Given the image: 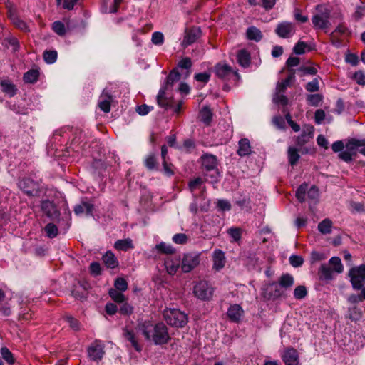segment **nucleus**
Instances as JSON below:
<instances>
[{
  "label": "nucleus",
  "instance_id": "09e8293b",
  "mask_svg": "<svg viewBox=\"0 0 365 365\" xmlns=\"http://www.w3.org/2000/svg\"><path fill=\"white\" fill-rule=\"evenodd\" d=\"M364 299H365V294L363 292V289H361V292L360 294H351L348 297L347 301L349 303L351 304H356L361 302Z\"/></svg>",
  "mask_w": 365,
  "mask_h": 365
},
{
  "label": "nucleus",
  "instance_id": "052dcab7",
  "mask_svg": "<svg viewBox=\"0 0 365 365\" xmlns=\"http://www.w3.org/2000/svg\"><path fill=\"white\" fill-rule=\"evenodd\" d=\"M217 207L220 211H228L231 209V204L227 200H218Z\"/></svg>",
  "mask_w": 365,
  "mask_h": 365
},
{
  "label": "nucleus",
  "instance_id": "f3484780",
  "mask_svg": "<svg viewBox=\"0 0 365 365\" xmlns=\"http://www.w3.org/2000/svg\"><path fill=\"white\" fill-rule=\"evenodd\" d=\"M314 128L312 125L304 126L302 134L297 138V144L299 146L308 143L314 137Z\"/></svg>",
  "mask_w": 365,
  "mask_h": 365
},
{
  "label": "nucleus",
  "instance_id": "864d4df0",
  "mask_svg": "<svg viewBox=\"0 0 365 365\" xmlns=\"http://www.w3.org/2000/svg\"><path fill=\"white\" fill-rule=\"evenodd\" d=\"M155 248L158 251L165 254H172L174 252V249L170 245L166 244L163 242L158 244L155 246Z\"/></svg>",
  "mask_w": 365,
  "mask_h": 365
},
{
  "label": "nucleus",
  "instance_id": "20e7f679",
  "mask_svg": "<svg viewBox=\"0 0 365 365\" xmlns=\"http://www.w3.org/2000/svg\"><path fill=\"white\" fill-rule=\"evenodd\" d=\"M316 14L312 16V21L314 29H324L329 26L331 10L325 4L315 6Z\"/></svg>",
  "mask_w": 365,
  "mask_h": 365
},
{
  "label": "nucleus",
  "instance_id": "8fccbe9b",
  "mask_svg": "<svg viewBox=\"0 0 365 365\" xmlns=\"http://www.w3.org/2000/svg\"><path fill=\"white\" fill-rule=\"evenodd\" d=\"M12 23L14 25H15L16 27H17L23 31L27 32L29 31L27 24L24 21L19 19V17L13 16Z\"/></svg>",
  "mask_w": 365,
  "mask_h": 365
},
{
  "label": "nucleus",
  "instance_id": "7c9ffc66",
  "mask_svg": "<svg viewBox=\"0 0 365 365\" xmlns=\"http://www.w3.org/2000/svg\"><path fill=\"white\" fill-rule=\"evenodd\" d=\"M334 271L328 264H322L319 270L320 278L324 280H331L333 279Z\"/></svg>",
  "mask_w": 365,
  "mask_h": 365
},
{
  "label": "nucleus",
  "instance_id": "13d9d810",
  "mask_svg": "<svg viewBox=\"0 0 365 365\" xmlns=\"http://www.w3.org/2000/svg\"><path fill=\"white\" fill-rule=\"evenodd\" d=\"M305 88L306 90L309 92H315L319 91V86L318 77L314 78L312 81L307 83Z\"/></svg>",
  "mask_w": 365,
  "mask_h": 365
},
{
  "label": "nucleus",
  "instance_id": "473e14b6",
  "mask_svg": "<svg viewBox=\"0 0 365 365\" xmlns=\"http://www.w3.org/2000/svg\"><path fill=\"white\" fill-rule=\"evenodd\" d=\"M312 50V47L311 45L304 42V41H298L293 48V52L297 55H302L305 53L307 51H309Z\"/></svg>",
  "mask_w": 365,
  "mask_h": 365
},
{
  "label": "nucleus",
  "instance_id": "a18cd8bd",
  "mask_svg": "<svg viewBox=\"0 0 365 365\" xmlns=\"http://www.w3.org/2000/svg\"><path fill=\"white\" fill-rule=\"evenodd\" d=\"M294 297L296 299H302L307 295V290L305 286H297L294 290Z\"/></svg>",
  "mask_w": 365,
  "mask_h": 365
},
{
  "label": "nucleus",
  "instance_id": "9d476101",
  "mask_svg": "<svg viewBox=\"0 0 365 365\" xmlns=\"http://www.w3.org/2000/svg\"><path fill=\"white\" fill-rule=\"evenodd\" d=\"M296 31L295 26L293 23L288 21H282L277 24L275 29L277 35L283 38H289L292 37Z\"/></svg>",
  "mask_w": 365,
  "mask_h": 365
},
{
  "label": "nucleus",
  "instance_id": "b1692460",
  "mask_svg": "<svg viewBox=\"0 0 365 365\" xmlns=\"http://www.w3.org/2000/svg\"><path fill=\"white\" fill-rule=\"evenodd\" d=\"M237 61L242 68H247L250 65V54L245 49H241L237 51Z\"/></svg>",
  "mask_w": 365,
  "mask_h": 365
},
{
  "label": "nucleus",
  "instance_id": "dca6fc26",
  "mask_svg": "<svg viewBox=\"0 0 365 365\" xmlns=\"http://www.w3.org/2000/svg\"><path fill=\"white\" fill-rule=\"evenodd\" d=\"M200 29L197 27H193L187 30L185 34L184 39L181 43L182 46L187 47L195 42L200 37Z\"/></svg>",
  "mask_w": 365,
  "mask_h": 365
},
{
  "label": "nucleus",
  "instance_id": "f03ea898",
  "mask_svg": "<svg viewBox=\"0 0 365 365\" xmlns=\"http://www.w3.org/2000/svg\"><path fill=\"white\" fill-rule=\"evenodd\" d=\"M180 79V75L177 69H173L170 72L157 96V102L159 106L168 108L173 106V98L168 92L172 90L173 84L178 82Z\"/></svg>",
  "mask_w": 365,
  "mask_h": 365
},
{
  "label": "nucleus",
  "instance_id": "e433bc0d",
  "mask_svg": "<svg viewBox=\"0 0 365 365\" xmlns=\"http://www.w3.org/2000/svg\"><path fill=\"white\" fill-rule=\"evenodd\" d=\"M200 118L204 123L210 124L212 118L211 110L207 106H204L200 112Z\"/></svg>",
  "mask_w": 365,
  "mask_h": 365
},
{
  "label": "nucleus",
  "instance_id": "f257e3e1",
  "mask_svg": "<svg viewBox=\"0 0 365 365\" xmlns=\"http://www.w3.org/2000/svg\"><path fill=\"white\" fill-rule=\"evenodd\" d=\"M136 330L143 334L148 341L155 345L167 344L170 339L168 328L163 322L154 324L150 321H143L138 324Z\"/></svg>",
  "mask_w": 365,
  "mask_h": 365
},
{
  "label": "nucleus",
  "instance_id": "e2e57ef3",
  "mask_svg": "<svg viewBox=\"0 0 365 365\" xmlns=\"http://www.w3.org/2000/svg\"><path fill=\"white\" fill-rule=\"evenodd\" d=\"M289 262L294 267H299L302 265L304 259L299 255H291L289 257Z\"/></svg>",
  "mask_w": 365,
  "mask_h": 365
},
{
  "label": "nucleus",
  "instance_id": "6e6552de",
  "mask_svg": "<svg viewBox=\"0 0 365 365\" xmlns=\"http://www.w3.org/2000/svg\"><path fill=\"white\" fill-rule=\"evenodd\" d=\"M88 356L94 361H98L102 359L105 354L104 345L99 341L96 340L87 349Z\"/></svg>",
  "mask_w": 365,
  "mask_h": 365
},
{
  "label": "nucleus",
  "instance_id": "cd10ccee",
  "mask_svg": "<svg viewBox=\"0 0 365 365\" xmlns=\"http://www.w3.org/2000/svg\"><path fill=\"white\" fill-rule=\"evenodd\" d=\"M239 147L237 149V154L240 156H245L250 153L251 146L248 139L242 138L238 143Z\"/></svg>",
  "mask_w": 365,
  "mask_h": 365
},
{
  "label": "nucleus",
  "instance_id": "de8ad7c7",
  "mask_svg": "<svg viewBox=\"0 0 365 365\" xmlns=\"http://www.w3.org/2000/svg\"><path fill=\"white\" fill-rule=\"evenodd\" d=\"M4 44L7 48H11L14 51H17L19 46L17 38L13 36L5 38Z\"/></svg>",
  "mask_w": 365,
  "mask_h": 365
},
{
  "label": "nucleus",
  "instance_id": "c9c22d12",
  "mask_svg": "<svg viewBox=\"0 0 365 365\" xmlns=\"http://www.w3.org/2000/svg\"><path fill=\"white\" fill-rule=\"evenodd\" d=\"M39 72L36 69H31L24 75V81L26 83H34L38 81Z\"/></svg>",
  "mask_w": 365,
  "mask_h": 365
},
{
  "label": "nucleus",
  "instance_id": "3c124183",
  "mask_svg": "<svg viewBox=\"0 0 365 365\" xmlns=\"http://www.w3.org/2000/svg\"><path fill=\"white\" fill-rule=\"evenodd\" d=\"M45 232L49 238H53L58 235V228L53 223H48L45 227Z\"/></svg>",
  "mask_w": 365,
  "mask_h": 365
},
{
  "label": "nucleus",
  "instance_id": "1a4fd4ad",
  "mask_svg": "<svg viewBox=\"0 0 365 365\" xmlns=\"http://www.w3.org/2000/svg\"><path fill=\"white\" fill-rule=\"evenodd\" d=\"M284 294V290L281 288L278 283H270L267 284L262 290V295L264 299L270 300L275 299L283 297Z\"/></svg>",
  "mask_w": 365,
  "mask_h": 365
},
{
  "label": "nucleus",
  "instance_id": "69168bd1",
  "mask_svg": "<svg viewBox=\"0 0 365 365\" xmlns=\"http://www.w3.org/2000/svg\"><path fill=\"white\" fill-rule=\"evenodd\" d=\"M353 78L359 85H365V73L363 71H359L355 72Z\"/></svg>",
  "mask_w": 365,
  "mask_h": 365
},
{
  "label": "nucleus",
  "instance_id": "2eb2a0df",
  "mask_svg": "<svg viewBox=\"0 0 365 365\" xmlns=\"http://www.w3.org/2000/svg\"><path fill=\"white\" fill-rule=\"evenodd\" d=\"M181 264L180 257L177 256H168L165 259L164 265L166 272L170 275L176 274Z\"/></svg>",
  "mask_w": 365,
  "mask_h": 365
},
{
  "label": "nucleus",
  "instance_id": "393cba45",
  "mask_svg": "<svg viewBox=\"0 0 365 365\" xmlns=\"http://www.w3.org/2000/svg\"><path fill=\"white\" fill-rule=\"evenodd\" d=\"M105 265L108 268L114 269L118 266V261L111 251H107L102 257Z\"/></svg>",
  "mask_w": 365,
  "mask_h": 365
},
{
  "label": "nucleus",
  "instance_id": "412c9836",
  "mask_svg": "<svg viewBox=\"0 0 365 365\" xmlns=\"http://www.w3.org/2000/svg\"><path fill=\"white\" fill-rule=\"evenodd\" d=\"M123 0H103L101 11L103 13H115L118 6Z\"/></svg>",
  "mask_w": 365,
  "mask_h": 365
},
{
  "label": "nucleus",
  "instance_id": "9b49d317",
  "mask_svg": "<svg viewBox=\"0 0 365 365\" xmlns=\"http://www.w3.org/2000/svg\"><path fill=\"white\" fill-rule=\"evenodd\" d=\"M215 70L216 75L222 79L228 80L231 77H235L237 79L240 78L237 71L227 64L218 63L216 65Z\"/></svg>",
  "mask_w": 365,
  "mask_h": 365
},
{
  "label": "nucleus",
  "instance_id": "bf43d9fd",
  "mask_svg": "<svg viewBox=\"0 0 365 365\" xmlns=\"http://www.w3.org/2000/svg\"><path fill=\"white\" fill-rule=\"evenodd\" d=\"M164 41V36L160 31H155L152 34V42L155 45H162Z\"/></svg>",
  "mask_w": 365,
  "mask_h": 365
},
{
  "label": "nucleus",
  "instance_id": "c03bdc74",
  "mask_svg": "<svg viewBox=\"0 0 365 365\" xmlns=\"http://www.w3.org/2000/svg\"><path fill=\"white\" fill-rule=\"evenodd\" d=\"M57 51L54 50L45 51L43 52V59L48 64H52L55 63L57 59Z\"/></svg>",
  "mask_w": 365,
  "mask_h": 365
},
{
  "label": "nucleus",
  "instance_id": "0e129e2a",
  "mask_svg": "<svg viewBox=\"0 0 365 365\" xmlns=\"http://www.w3.org/2000/svg\"><path fill=\"white\" fill-rule=\"evenodd\" d=\"M273 101L277 104L286 105L288 100L282 93L276 92L273 97Z\"/></svg>",
  "mask_w": 365,
  "mask_h": 365
},
{
  "label": "nucleus",
  "instance_id": "4be33fe9",
  "mask_svg": "<svg viewBox=\"0 0 365 365\" xmlns=\"http://www.w3.org/2000/svg\"><path fill=\"white\" fill-rule=\"evenodd\" d=\"M112 101V96L107 92L103 91L100 96L98 100V106L101 110L105 113L110 112V102Z\"/></svg>",
  "mask_w": 365,
  "mask_h": 365
},
{
  "label": "nucleus",
  "instance_id": "4d7b16f0",
  "mask_svg": "<svg viewBox=\"0 0 365 365\" xmlns=\"http://www.w3.org/2000/svg\"><path fill=\"white\" fill-rule=\"evenodd\" d=\"M191 66L192 61L189 58H184L178 63L179 68L187 70L186 73V76H188L190 75V71L189 70L191 68Z\"/></svg>",
  "mask_w": 365,
  "mask_h": 365
},
{
  "label": "nucleus",
  "instance_id": "c756f323",
  "mask_svg": "<svg viewBox=\"0 0 365 365\" xmlns=\"http://www.w3.org/2000/svg\"><path fill=\"white\" fill-rule=\"evenodd\" d=\"M114 247L118 250L127 251L134 247L133 240L130 238L118 240L114 245Z\"/></svg>",
  "mask_w": 365,
  "mask_h": 365
},
{
  "label": "nucleus",
  "instance_id": "6ab92c4d",
  "mask_svg": "<svg viewBox=\"0 0 365 365\" xmlns=\"http://www.w3.org/2000/svg\"><path fill=\"white\" fill-rule=\"evenodd\" d=\"M213 269L216 271L222 269L226 262L225 253L221 250H215L212 255Z\"/></svg>",
  "mask_w": 365,
  "mask_h": 365
},
{
  "label": "nucleus",
  "instance_id": "c85d7f7f",
  "mask_svg": "<svg viewBox=\"0 0 365 365\" xmlns=\"http://www.w3.org/2000/svg\"><path fill=\"white\" fill-rule=\"evenodd\" d=\"M294 283V277L289 274H282L278 281L279 285H280L281 288L283 289H287L291 288Z\"/></svg>",
  "mask_w": 365,
  "mask_h": 365
},
{
  "label": "nucleus",
  "instance_id": "338daca9",
  "mask_svg": "<svg viewBox=\"0 0 365 365\" xmlns=\"http://www.w3.org/2000/svg\"><path fill=\"white\" fill-rule=\"evenodd\" d=\"M307 195L309 200L316 201L319 197L318 188L314 185L312 186L307 191Z\"/></svg>",
  "mask_w": 365,
  "mask_h": 365
},
{
  "label": "nucleus",
  "instance_id": "ea45409f",
  "mask_svg": "<svg viewBox=\"0 0 365 365\" xmlns=\"http://www.w3.org/2000/svg\"><path fill=\"white\" fill-rule=\"evenodd\" d=\"M299 158L300 156L297 148L294 147H289L288 148V159L291 165L293 166L296 165Z\"/></svg>",
  "mask_w": 365,
  "mask_h": 365
},
{
  "label": "nucleus",
  "instance_id": "603ef678",
  "mask_svg": "<svg viewBox=\"0 0 365 365\" xmlns=\"http://www.w3.org/2000/svg\"><path fill=\"white\" fill-rule=\"evenodd\" d=\"M115 289L120 292H125L128 289V283L124 278H117L114 283Z\"/></svg>",
  "mask_w": 365,
  "mask_h": 365
},
{
  "label": "nucleus",
  "instance_id": "680f3d73",
  "mask_svg": "<svg viewBox=\"0 0 365 365\" xmlns=\"http://www.w3.org/2000/svg\"><path fill=\"white\" fill-rule=\"evenodd\" d=\"M326 119L325 112L322 109H318L316 110L314 113V121L317 125L322 124L324 123V120Z\"/></svg>",
  "mask_w": 365,
  "mask_h": 365
},
{
  "label": "nucleus",
  "instance_id": "49530a36",
  "mask_svg": "<svg viewBox=\"0 0 365 365\" xmlns=\"http://www.w3.org/2000/svg\"><path fill=\"white\" fill-rule=\"evenodd\" d=\"M307 184H302L301 185L296 191V197L297 200L302 202L305 201L306 200V195H307Z\"/></svg>",
  "mask_w": 365,
  "mask_h": 365
},
{
  "label": "nucleus",
  "instance_id": "37998d69",
  "mask_svg": "<svg viewBox=\"0 0 365 365\" xmlns=\"http://www.w3.org/2000/svg\"><path fill=\"white\" fill-rule=\"evenodd\" d=\"M109 295L113 301L118 303H122L125 302V297L122 292L116 290L115 289H110L109 291Z\"/></svg>",
  "mask_w": 365,
  "mask_h": 365
},
{
  "label": "nucleus",
  "instance_id": "4c0bfd02",
  "mask_svg": "<svg viewBox=\"0 0 365 365\" xmlns=\"http://www.w3.org/2000/svg\"><path fill=\"white\" fill-rule=\"evenodd\" d=\"M332 222L327 218L322 220L318 225L319 231L324 235L329 234L331 232Z\"/></svg>",
  "mask_w": 365,
  "mask_h": 365
},
{
  "label": "nucleus",
  "instance_id": "423d86ee",
  "mask_svg": "<svg viewBox=\"0 0 365 365\" xmlns=\"http://www.w3.org/2000/svg\"><path fill=\"white\" fill-rule=\"evenodd\" d=\"M362 146H365V139H351L347 143L346 150L339 154V157L345 162H351L356 149Z\"/></svg>",
  "mask_w": 365,
  "mask_h": 365
},
{
  "label": "nucleus",
  "instance_id": "a878e982",
  "mask_svg": "<svg viewBox=\"0 0 365 365\" xmlns=\"http://www.w3.org/2000/svg\"><path fill=\"white\" fill-rule=\"evenodd\" d=\"M93 205L89 202H82L81 204L77 205L74 207V212L78 215L86 212L87 215H92Z\"/></svg>",
  "mask_w": 365,
  "mask_h": 365
},
{
  "label": "nucleus",
  "instance_id": "aec40b11",
  "mask_svg": "<svg viewBox=\"0 0 365 365\" xmlns=\"http://www.w3.org/2000/svg\"><path fill=\"white\" fill-rule=\"evenodd\" d=\"M41 209L43 212L50 218L51 219H56L59 213L56 210V207L55 205L49 201V200H44L42 202L41 204Z\"/></svg>",
  "mask_w": 365,
  "mask_h": 365
},
{
  "label": "nucleus",
  "instance_id": "58836bf2",
  "mask_svg": "<svg viewBox=\"0 0 365 365\" xmlns=\"http://www.w3.org/2000/svg\"><path fill=\"white\" fill-rule=\"evenodd\" d=\"M294 75L293 73L288 76L284 81L279 83L276 88V92L283 93L291 82L294 81Z\"/></svg>",
  "mask_w": 365,
  "mask_h": 365
},
{
  "label": "nucleus",
  "instance_id": "f8f14e48",
  "mask_svg": "<svg viewBox=\"0 0 365 365\" xmlns=\"http://www.w3.org/2000/svg\"><path fill=\"white\" fill-rule=\"evenodd\" d=\"M18 185L29 196H34L38 192V185L30 178L20 180Z\"/></svg>",
  "mask_w": 365,
  "mask_h": 365
},
{
  "label": "nucleus",
  "instance_id": "2f4dec72",
  "mask_svg": "<svg viewBox=\"0 0 365 365\" xmlns=\"http://www.w3.org/2000/svg\"><path fill=\"white\" fill-rule=\"evenodd\" d=\"M328 264L331 267L334 272L341 274L344 270V267L341 263V259L338 257H331Z\"/></svg>",
  "mask_w": 365,
  "mask_h": 365
},
{
  "label": "nucleus",
  "instance_id": "4468645a",
  "mask_svg": "<svg viewBox=\"0 0 365 365\" xmlns=\"http://www.w3.org/2000/svg\"><path fill=\"white\" fill-rule=\"evenodd\" d=\"M281 357L285 365H299L298 352L293 348L284 349L281 354Z\"/></svg>",
  "mask_w": 365,
  "mask_h": 365
},
{
  "label": "nucleus",
  "instance_id": "a211bd4d",
  "mask_svg": "<svg viewBox=\"0 0 365 365\" xmlns=\"http://www.w3.org/2000/svg\"><path fill=\"white\" fill-rule=\"evenodd\" d=\"M243 314L244 311L242 308L237 304L230 305L227 312L228 318L233 322H239Z\"/></svg>",
  "mask_w": 365,
  "mask_h": 365
},
{
  "label": "nucleus",
  "instance_id": "5fc2aeb1",
  "mask_svg": "<svg viewBox=\"0 0 365 365\" xmlns=\"http://www.w3.org/2000/svg\"><path fill=\"white\" fill-rule=\"evenodd\" d=\"M349 318L354 321L358 320L361 317V312L356 306L349 307Z\"/></svg>",
  "mask_w": 365,
  "mask_h": 365
},
{
  "label": "nucleus",
  "instance_id": "0eeeda50",
  "mask_svg": "<svg viewBox=\"0 0 365 365\" xmlns=\"http://www.w3.org/2000/svg\"><path fill=\"white\" fill-rule=\"evenodd\" d=\"M195 296L200 300H210L213 294V288L205 281H200L193 287Z\"/></svg>",
  "mask_w": 365,
  "mask_h": 365
},
{
  "label": "nucleus",
  "instance_id": "7ed1b4c3",
  "mask_svg": "<svg viewBox=\"0 0 365 365\" xmlns=\"http://www.w3.org/2000/svg\"><path fill=\"white\" fill-rule=\"evenodd\" d=\"M163 317L168 324L176 328L184 327L188 322L187 315L178 309H166Z\"/></svg>",
  "mask_w": 365,
  "mask_h": 365
},
{
  "label": "nucleus",
  "instance_id": "39448f33",
  "mask_svg": "<svg viewBox=\"0 0 365 365\" xmlns=\"http://www.w3.org/2000/svg\"><path fill=\"white\" fill-rule=\"evenodd\" d=\"M349 277L354 289H362L365 284V264L352 267L349 272Z\"/></svg>",
  "mask_w": 365,
  "mask_h": 365
},
{
  "label": "nucleus",
  "instance_id": "5701e85b",
  "mask_svg": "<svg viewBox=\"0 0 365 365\" xmlns=\"http://www.w3.org/2000/svg\"><path fill=\"white\" fill-rule=\"evenodd\" d=\"M123 336L130 342L132 346L137 351H140L141 347L139 345L138 340L136 339L135 333L133 330L129 329L128 327H125L123 329Z\"/></svg>",
  "mask_w": 365,
  "mask_h": 365
},
{
  "label": "nucleus",
  "instance_id": "774afa93",
  "mask_svg": "<svg viewBox=\"0 0 365 365\" xmlns=\"http://www.w3.org/2000/svg\"><path fill=\"white\" fill-rule=\"evenodd\" d=\"M227 232L230 235V236L233 239L234 241H238L241 237V230L239 228H230Z\"/></svg>",
  "mask_w": 365,
  "mask_h": 365
},
{
  "label": "nucleus",
  "instance_id": "a19ab883",
  "mask_svg": "<svg viewBox=\"0 0 365 365\" xmlns=\"http://www.w3.org/2000/svg\"><path fill=\"white\" fill-rule=\"evenodd\" d=\"M53 31L60 36H65L66 33V29L63 22L61 21H56L52 24Z\"/></svg>",
  "mask_w": 365,
  "mask_h": 365
},
{
  "label": "nucleus",
  "instance_id": "bb28decb",
  "mask_svg": "<svg viewBox=\"0 0 365 365\" xmlns=\"http://www.w3.org/2000/svg\"><path fill=\"white\" fill-rule=\"evenodd\" d=\"M202 164L206 170H211L215 168L217 159L213 155L205 154L202 156Z\"/></svg>",
  "mask_w": 365,
  "mask_h": 365
},
{
  "label": "nucleus",
  "instance_id": "72a5a7b5",
  "mask_svg": "<svg viewBox=\"0 0 365 365\" xmlns=\"http://www.w3.org/2000/svg\"><path fill=\"white\" fill-rule=\"evenodd\" d=\"M247 37L250 40L259 41L262 38V32L255 26H250L247 30Z\"/></svg>",
  "mask_w": 365,
  "mask_h": 365
},
{
  "label": "nucleus",
  "instance_id": "79ce46f5",
  "mask_svg": "<svg viewBox=\"0 0 365 365\" xmlns=\"http://www.w3.org/2000/svg\"><path fill=\"white\" fill-rule=\"evenodd\" d=\"M1 354L2 358L9 364L13 365L15 362L13 354L6 347L1 349Z\"/></svg>",
  "mask_w": 365,
  "mask_h": 365
},
{
  "label": "nucleus",
  "instance_id": "ddd939ff",
  "mask_svg": "<svg viewBox=\"0 0 365 365\" xmlns=\"http://www.w3.org/2000/svg\"><path fill=\"white\" fill-rule=\"evenodd\" d=\"M199 262L200 260L198 255L187 254L184 256L181 262L182 271L185 273L189 272L196 267Z\"/></svg>",
  "mask_w": 365,
  "mask_h": 365
},
{
  "label": "nucleus",
  "instance_id": "f704fd0d",
  "mask_svg": "<svg viewBox=\"0 0 365 365\" xmlns=\"http://www.w3.org/2000/svg\"><path fill=\"white\" fill-rule=\"evenodd\" d=\"M1 86L3 92L10 97L14 96L16 93V88L15 86L9 81L5 80L1 81Z\"/></svg>",
  "mask_w": 365,
  "mask_h": 365
},
{
  "label": "nucleus",
  "instance_id": "6e6d98bb",
  "mask_svg": "<svg viewBox=\"0 0 365 365\" xmlns=\"http://www.w3.org/2000/svg\"><path fill=\"white\" fill-rule=\"evenodd\" d=\"M322 101V96L320 94H311L307 96V101L309 105L317 106Z\"/></svg>",
  "mask_w": 365,
  "mask_h": 365
}]
</instances>
